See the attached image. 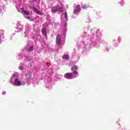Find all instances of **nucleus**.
I'll return each instance as SVG.
<instances>
[{
	"mask_svg": "<svg viewBox=\"0 0 130 130\" xmlns=\"http://www.w3.org/2000/svg\"><path fill=\"white\" fill-rule=\"evenodd\" d=\"M64 78H66V79H73V73H68L65 74L64 76Z\"/></svg>",
	"mask_w": 130,
	"mask_h": 130,
	"instance_id": "3",
	"label": "nucleus"
},
{
	"mask_svg": "<svg viewBox=\"0 0 130 130\" xmlns=\"http://www.w3.org/2000/svg\"><path fill=\"white\" fill-rule=\"evenodd\" d=\"M19 68L21 70H23V67H22V66H19Z\"/></svg>",
	"mask_w": 130,
	"mask_h": 130,
	"instance_id": "17",
	"label": "nucleus"
},
{
	"mask_svg": "<svg viewBox=\"0 0 130 130\" xmlns=\"http://www.w3.org/2000/svg\"><path fill=\"white\" fill-rule=\"evenodd\" d=\"M52 10L53 12L55 13V12H62L63 9L59 6L56 5L53 8Z\"/></svg>",
	"mask_w": 130,
	"mask_h": 130,
	"instance_id": "1",
	"label": "nucleus"
},
{
	"mask_svg": "<svg viewBox=\"0 0 130 130\" xmlns=\"http://www.w3.org/2000/svg\"><path fill=\"white\" fill-rule=\"evenodd\" d=\"M42 33L45 37L47 36V32H46V29H45V28H42Z\"/></svg>",
	"mask_w": 130,
	"mask_h": 130,
	"instance_id": "6",
	"label": "nucleus"
},
{
	"mask_svg": "<svg viewBox=\"0 0 130 130\" xmlns=\"http://www.w3.org/2000/svg\"><path fill=\"white\" fill-rule=\"evenodd\" d=\"M64 17L66 20H68V14L67 13V12H65L64 14Z\"/></svg>",
	"mask_w": 130,
	"mask_h": 130,
	"instance_id": "11",
	"label": "nucleus"
},
{
	"mask_svg": "<svg viewBox=\"0 0 130 130\" xmlns=\"http://www.w3.org/2000/svg\"><path fill=\"white\" fill-rule=\"evenodd\" d=\"M62 58H63L64 59H69V55H64L62 56Z\"/></svg>",
	"mask_w": 130,
	"mask_h": 130,
	"instance_id": "10",
	"label": "nucleus"
},
{
	"mask_svg": "<svg viewBox=\"0 0 130 130\" xmlns=\"http://www.w3.org/2000/svg\"><path fill=\"white\" fill-rule=\"evenodd\" d=\"M27 19H31V17L28 16V17H27Z\"/></svg>",
	"mask_w": 130,
	"mask_h": 130,
	"instance_id": "18",
	"label": "nucleus"
},
{
	"mask_svg": "<svg viewBox=\"0 0 130 130\" xmlns=\"http://www.w3.org/2000/svg\"><path fill=\"white\" fill-rule=\"evenodd\" d=\"M32 9L34 10V11L35 12V13H36L37 14H38V15H41V13L40 12H39V11H38V10H37V9L35 8V7L33 6L32 7Z\"/></svg>",
	"mask_w": 130,
	"mask_h": 130,
	"instance_id": "7",
	"label": "nucleus"
},
{
	"mask_svg": "<svg viewBox=\"0 0 130 130\" xmlns=\"http://www.w3.org/2000/svg\"><path fill=\"white\" fill-rule=\"evenodd\" d=\"M73 71V73L72 74H74L75 75H77L78 72L77 71L74 70V71Z\"/></svg>",
	"mask_w": 130,
	"mask_h": 130,
	"instance_id": "15",
	"label": "nucleus"
},
{
	"mask_svg": "<svg viewBox=\"0 0 130 130\" xmlns=\"http://www.w3.org/2000/svg\"><path fill=\"white\" fill-rule=\"evenodd\" d=\"M28 51L29 52L33 51V47H30L28 48Z\"/></svg>",
	"mask_w": 130,
	"mask_h": 130,
	"instance_id": "13",
	"label": "nucleus"
},
{
	"mask_svg": "<svg viewBox=\"0 0 130 130\" xmlns=\"http://www.w3.org/2000/svg\"><path fill=\"white\" fill-rule=\"evenodd\" d=\"M29 11H25L24 12V14H25V15H27V16H28V15H29Z\"/></svg>",
	"mask_w": 130,
	"mask_h": 130,
	"instance_id": "14",
	"label": "nucleus"
},
{
	"mask_svg": "<svg viewBox=\"0 0 130 130\" xmlns=\"http://www.w3.org/2000/svg\"><path fill=\"white\" fill-rule=\"evenodd\" d=\"M61 43V36L60 35H58L56 39V44L59 45Z\"/></svg>",
	"mask_w": 130,
	"mask_h": 130,
	"instance_id": "2",
	"label": "nucleus"
},
{
	"mask_svg": "<svg viewBox=\"0 0 130 130\" xmlns=\"http://www.w3.org/2000/svg\"><path fill=\"white\" fill-rule=\"evenodd\" d=\"M14 83L15 84V86H21V82H20L17 78H16Z\"/></svg>",
	"mask_w": 130,
	"mask_h": 130,
	"instance_id": "5",
	"label": "nucleus"
},
{
	"mask_svg": "<svg viewBox=\"0 0 130 130\" xmlns=\"http://www.w3.org/2000/svg\"><path fill=\"white\" fill-rule=\"evenodd\" d=\"M81 12V6L80 5H77L76 7V9L74 10L75 14H77Z\"/></svg>",
	"mask_w": 130,
	"mask_h": 130,
	"instance_id": "4",
	"label": "nucleus"
},
{
	"mask_svg": "<svg viewBox=\"0 0 130 130\" xmlns=\"http://www.w3.org/2000/svg\"><path fill=\"white\" fill-rule=\"evenodd\" d=\"M20 10H21V12H23V13H24V12H25V10H24V8H21Z\"/></svg>",
	"mask_w": 130,
	"mask_h": 130,
	"instance_id": "16",
	"label": "nucleus"
},
{
	"mask_svg": "<svg viewBox=\"0 0 130 130\" xmlns=\"http://www.w3.org/2000/svg\"><path fill=\"white\" fill-rule=\"evenodd\" d=\"M82 8L83 10H86V9H87V5H82Z\"/></svg>",
	"mask_w": 130,
	"mask_h": 130,
	"instance_id": "12",
	"label": "nucleus"
},
{
	"mask_svg": "<svg viewBox=\"0 0 130 130\" xmlns=\"http://www.w3.org/2000/svg\"><path fill=\"white\" fill-rule=\"evenodd\" d=\"M26 79L27 80H30V78H31V73H28L26 75Z\"/></svg>",
	"mask_w": 130,
	"mask_h": 130,
	"instance_id": "9",
	"label": "nucleus"
},
{
	"mask_svg": "<svg viewBox=\"0 0 130 130\" xmlns=\"http://www.w3.org/2000/svg\"><path fill=\"white\" fill-rule=\"evenodd\" d=\"M78 70V66L74 65L71 68V70L72 71H77Z\"/></svg>",
	"mask_w": 130,
	"mask_h": 130,
	"instance_id": "8",
	"label": "nucleus"
}]
</instances>
